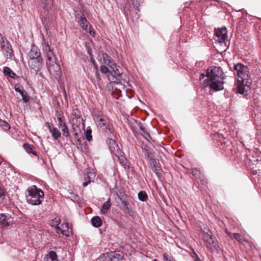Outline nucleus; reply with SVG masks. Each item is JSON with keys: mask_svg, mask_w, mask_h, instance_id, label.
<instances>
[{"mask_svg": "<svg viewBox=\"0 0 261 261\" xmlns=\"http://www.w3.org/2000/svg\"><path fill=\"white\" fill-rule=\"evenodd\" d=\"M204 77L206 79L202 82L203 88L208 87L211 90L215 92L224 89L226 76L221 67L214 66L208 67L204 73L200 74V80Z\"/></svg>", "mask_w": 261, "mask_h": 261, "instance_id": "obj_1", "label": "nucleus"}, {"mask_svg": "<svg viewBox=\"0 0 261 261\" xmlns=\"http://www.w3.org/2000/svg\"><path fill=\"white\" fill-rule=\"evenodd\" d=\"M29 195L26 196L28 203L33 205H39L43 200L44 193L36 186H32L28 189Z\"/></svg>", "mask_w": 261, "mask_h": 261, "instance_id": "obj_2", "label": "nucleus"}, {"mask_svg": "<svg viewBox=\"0 0 261 261\" xmlns=\"http://www.w3.org/2000/svg\"><path fill=\"white\" fill-rule=\"evenodd\" d=\"M234 69L237 72L238 83H244L248 88L250 87L251 80L249 75L248 68L241 63H238L234 66Z\"/></svg>", "mask_w": 261, "mask_h": 261, "instance_id": "obj_3", "label": "nucleus"}, {"mask_svg": "<svg viewBox=\"0 0 261 261\" xmlns=\"http://www.w3.org/2000/svg\"><path fill=\"white\" fill-rule=\"evenodd\" d=\"M202 238L206 243V247L210 251L215 252L219 250L220 247L218 241L211 231L207 229V232H203Z\"/></svg>", "mask_w": 261, "mask_h": 261, "instance_id": "obj_4", "label": "nucleus"}, {"mask_svg": "<svg viewBox=\"0 0 261 261\" xmlns=\"http://www.w3.org/2000/svg\"><path fill=\"white\" fill-rule=\"evenodd\" d=\"M95 123L97 127L101 129L107 135L111 137L115 136L114 128L112 125L110 124L109 119L105 116L95 121Z\"/></svg>", "mask_w": 261, "mask_h": 261, "instance_id": "obj_5", "label": "nucleus"}, {"mask_svg": "<svg viewBox=\"0 0 261 261\" xmlns=\"http://www.w3.org/2000/svg\"><path fill=\"white\" fill-rule=\"evenodd\" d=\"M75 18L78 19V22L82 29L87 32L89 33L91 35L94 36L95 33L94 31L92 30V26L87 21L84 14L80 11L79 13H77L75 15Z\"/></svg>", "mask_w": 261, "mask_h": 261, "instance_id": "obj_6", "label": "nucleus"}, {"mask_svg": "<svg viewBox=\"0 0 261 261\" xmlns=\"http://www.w3.org/2000/svg\"><path fill=\"white\" fill-rule=\"evenodd\" d=\"M42 49L45 58H47L48 63H55L57 61V58L54 54L53 51L51 49L49 44L43 40L42 43Z\"/></svg>", "mask_w": 261, "mask_h": 261, "instance_id": "obj_7", "label": "nucleus"}, {"mask_svg": "<svg viewBox=\"0 0 261 261\" xmlns=\"http://www.w3.org/2000/svg\"><path fill=\"white\" fill-rule=\"evenodd\" d=\"M74 129H76L77 132L74 133V136L75 141L76 142L77 145V148H81L83 151H86L87 150V144L84 141V138H82V133L77 126L73 127Z\"/></svg>", "mask_w": 261, "mask_h": 261, "instance_id": "obj_8", "label": "nucleus"}, {"mask_svg": "<svg viewBox=\"0 0 261 261\" xmlns=\"http://www.w3.org/2000/svg\"><path fill=\"white\" fill-rule=\"evenodd\" d=\"M42 63V58L31 59H29L28 61V64L31 71L35 74H37L38 72L40 70Z\"/></svg>", "mask_w": 261, "mask_h": 261, "instance_id": "obj_9", "label": "nucleus"}, {"mask_svg": "<svg viewBox=\"0 0 261 261\" xmlns=\"http://www.w3.org/2000/svg\"><path fill=\"white\" fill-rule=\"evenodd\" d=\"M46 65L50 74H51L55 78L59 77L61 74V69L59 63L57 62L55 63H48L46 62Z\"/></svg>", "mask_w": 261, "mask_h": 261, "instance_id": "obj_10", "label": "nucleus"}, {"mask_svg": "<svg viewBox=\"0 0 261 261\" xmlns=\"http://www.w3.org/2000/svg\"><path fill=\"white\" fill-rule=\"evenodd\" d=\"M215 35L220 43H226L228 41L227 31L225 27L221 29H215Z\"/></svg>", "mask_w": 261, "mask_h": 261, "instance_id": "obj_11", "label": "nucleus"}, {"mask_svg": "<svg viewBox=\"0 0 261 261\" xmlns=\"http://www.w3.org/2000/svg\"><path fill=\"white\" fill-rule=\"evenodd\" d=\"M1 45V48L4 53H5V55L7 58L9 59L11 58L13 54V51L12 47L9 43L7 41L5 40V39L2 38Z\"/></svg>", "mask_w": 261, "mask_h": 261, "instance_id": "obj_12", "label": "nucleus"}, {"mask_svg": "<svg viewBox=\"0 0 261 261\" xmlns=\"http://www.w3.org/2000/svg\"><path fill=\"white\" fill-rule=\"evenodd\" d=\"M107 143L109 145L110 150L112 154L115 155H120L121 150L119 148L118 145L113 139H108L107 140Z\"/></svg>", "mask_w": 261, "mask_h": 261, "instance_id": "obj_13", "label": "nucleus"}, {"mask_svg": "<svg viewBox=\"0 0 261 261\" xmlns=\"http://www.w3.org/2000/svg\"><path fill=\"white\" fill-rule=\"evenodd\" d=\"M110 67L113 69V82L116 84L120 83L122 72L117 68V65L115 63L112 64L110 65Z\"/></svg>", "mask_w": 261, "mask_h": 261, "instance_id": "obj_14", "label": "nucleus"}, {"mask_svg": "<svg viewBox=\"0 0 261 261\" xmlns=\"http://www.w3.org/2000/svg\"><path fill=\"white\" fill-rule=\"evenodd\" d=\"M105 255L108 257L111 261H120L124 258V254L120 251L110 252Z\"/></svg>", "mask_w": 261, "mask_h": 261, "instance_id": "obj_15", "label": "nucleus"}, {"mask_svg": "<svg viewBox=\"0 0 261 261\" xmlns=\"http://www.w3.org/2000/svg\"><path fill=\"white\" fill-rule=\"evenodd\" d=\"M14 89L15 91L18 92L21 95L22 99L24 102L27 103L29 101L30 97L20 83H17L15 85Z\"/></svg>", "mask_w": 261, "mask_h": 261, "instance_id": "obj_16", "label": "nucleus"}, {"mask_svg": "<svg viewBox=\"0 0 261 261\" xmlns=\"http://www.w3.org/2000/svg\"><path fill=\"white\" fill-rule=\"evenodd\" d=\"M243 83H238L237 84L236 87L234 89V91L237 93H239L245 96L248 95V90L250 87L248 88L247 86Z\"/></svg>", "mask_w": 261, "mask_h": 261, "instance_id": "obj_17", "label": "nucleus"}, {"mask_svg": "<svg viewBox=\"0 0 261 261\" xmlns=\"http://www.w3.org/2000/svg\"><path fill=\"white\" fill-rule=\"evenodd\" d=\"M28 57L29 59L42 58L40 50L37 46L34 45H32L31 49L28 53Z\"/></svg>", "mask_w": 261, "mask_h": 261, "instance_id": "obj_18", "label": "nucleus"}, {"mask_svg": "<svg viewBox=\"0 0 261 261\" xmlns=\"http://www.w3.org/2000/svg\"><path fill=\"white\" fill-rule=\"evenodd\" d=\"M13 219L9 215L0 214V223L4 227H7L13 222Z\"/></svg>", "mask_w": 261, "mask_h": 261, "instance_id": "obj_19", "label": "nucleus"}, {"mask_svg": "<svg viewBox=\"0 0 261 261\" xmlns=\"http://www.w3.org/2000/svg\"><path fill=\"white\" fill-rule=\"evenodd\" d=\"M37 1L45 11L49 12L53 6V0H37Z\"/></svg>", "mask_w": 261, "mask_h": 261, "instance_id": "obj_20", "label": "nucleus"}, {"mask_svg": "<svg viewBox=\"0 0 261 261\" xmlns=\"http://www.w3.org/2000/svg\"><path fill=\"white\" fill-rule=\"evenodd\" d=\"M149 164L151 166L153 172L158 177H160L161 176V174L160 173V171L161 170L160 164L156 162L155 159H151Z\"/></svg>", "mask_w": 261, "mask_h": 261, "instance_id": "obj_21", "label": "nucleus"}, {"mask_svg": "<svg viewBox=\"0 0 261 261\" xmlns=\"http://www.w3.org/2000/svg\"><path fill=\"white\" fill-rule=\"evenodd\" d=\"M61 219L59 217H56L52 221V224L53 225H56V229L57 230V232L58 233H62L63 235H65L67 237L69 236V234L66 233V230L65 229H61V228L59 226V224L60 223Z\"/></svg>", "mask_w": 261, "mask_h": 261, "instance_id": "obj_22", "label": "nucleus"}, {"mask_svg": "<svg viewBox=\"0 0 261 261\" xmlns=\"http://www.w3.org/2000/svg\"><path fill=\"white\" fill-rule=\"evenodd\" d=\"M44 261H60V260L55 251H49L44 257Z\"/></svg>", "mask_w": 261, "mask_h": 261, "instance_id": "obj_23", "label": "nucleus"}, {"mask_svg": "<svg viewBox=\"0 0 261 261\" xmlns=\"http://www.w3.org/2000/svg\"><path fill=\"white\" fill-rule=\"evenodd\" d=\"M104 116L103 113L98 109L95 108L93 110L92 117L94 122Z\"/></svg>", "mask_w": 261, "mask_h": 261, "instance_id": "obj_24", "label": "nucleus"}, {"mask_svg": "<svg viewBox=\"0 0 261 261\" xmlns=\"http://www.w3.org/2000/svg\"><path fill=\"white\" fill-rule=\"evenodd\" d=\"M4 74L12 79H16L18 76L8 67H5L4 69Z\"/></svg>", "mask_w": 261, "mask_h": 261, "instance_id": "obj_25", "label": "nucleus"}, {"mask_svg": "<svg viewBox=\"0 0 261 261\" xmlns=\"http://www.w3.org/2000/svg\"><path fill=\"white\" fill-rule=\"evenodd\" d=\"M91 223L92 225L96 228H98L102 225L101 219L98 216L93 217L91 219Z\"/></svg>", "mask_w": 261, "mask_h": 261, "instance_id": "obj_26", "label": "nucleus"}, {"mask_svg": "<svg viewBox=\"0 0 261 261\" xmlns=\"http://www.w3.org/2000/svg\"><path fill=\"white\" fill-rule=\"evenodd\" d=\"M23 147L27 153L29 154L32 153L34 155L38 156V154L36 151L33 150V147L32 145L29 144V143H24L23 145Z\"/></svg>", "mask_w": 261, "mask_h": 261, "instance_id": "obj_27", "label": "nucleus"}, {"mask_svg": "<svg viewBox=\"0 0 261 261\" xmlns=\"http://www.w3.org/2000/svg\"><path fill=\"white\" fill-rule=\"evenodd\" d=\"M111 206V204L110 203V198H109L108 200L103 204L100 210L101 214H106L110 208Z\"/></svg>", "mask_w": 261, "mask_h": 261, "instance_id": "obj_28", "label": "nucleus"}, {"mask_svg": "<svg viewBox=\"0 0 261 261\" xmlns=\"http://www.w3.org/2000/svg\"><path fill=\"white\" fill-rule=\"evenodd\" d=\"M102 58L103 59V62L105 64L110 66V65L114 63L112 62L111 57L107 53H102Z\"/></svg>", "mask_w": 261, "mask_h": 261, "instance_id": "obj_29", "label": "nucleus"}, {"mask_svg": "<svg viewBox=\"0 0 261 261\" xmlns=\"http://www.w3.org/2000/svg\"><path fill=\"white\" fill-rule=\"evenodd\" d=\"M53 138L55 140H57L59 137H61V134L57 127H53V130L50 132Z\"/></svg>", "mask_w": 261, "mask_h": 261, "instance_id": "obj_30", "label": "nucleus"}, {"mask_svg": "<svg viewBox=\"0 0 261 261\" xmlns=\"http://www.w3.org/2000/svg\"><path fill=\"white\" fill-rule=\"evenodd\" d=\"M138 199L143 202L146 201L148 199L147 193L145 191H140L138 194Z\"/></svg>", "mask_w": 261, "mask_h": 261, "instance_id": "obj_31", "label": "nucleus"}, {"mask_svg": "<svg viewBox=\"0 0 261 261\" xmlns=\"http://www.w3.org/2000/svg\"><path fill=\"white\" fill-rule=\"evenodd\" d=\"M90 174L92 175V173H87L85 176V182L83 183L84 187H87L91 181Z\"/></svg>", "mask_w": 261, "mask_h": 261, "instance_id": "obj_32", "label": "nucleus"}, {"mask_svg": "<svg viewBox=\"0 0 261 261\" xmlns=\"http://www.w3.org/2000/svg\"><path fill=\"white\" fill-rule=\"evenodd\" d=\"M122 153H123L122 151L121 150V153H120V155H115V156L118 158V159L119 160V161L120 162V163L123 166H124V167L125 168V166H126V159L123 156Z\"/></svg>", "mask_w": 261, "mask_h": 261, "instance_id": "obj_33", "label": "nucleus"}, {"mask_svg": "<svg viewBox=\"0 0 261 261\" xmlns=\"http://www.w3.org/2000/svg\"><path fill=\"white\" fill-rule=\"evenodd\" d=\"M86 139L88 141H90L92 139V130L90 128H87L85 131Z\"/></svg>", "mask_w": 261, "mask_h": 261, "instance_id": "obj_34", "label": "nucleus"}, {"mask_svg": "<svg viewBox=\"0 0 261 261\" xmlns=\"http://www.w3.org/2000/svg\"><path fill=\"white\" fill-rule=\"evenodd\" d=\"M116 195L121 201H124L127 198L126 195L121 190H119L118 193H116Z\"/></svg>", "mask_w": 261, "mask_h": 261, "instance_id": "obj_35", "label": "nucleus"}, {"mask_svg": "<svg viewBox=\"0 0 261 261\" xmlns=\"http://www.w3.org/2000/svg\"><path fill=\"white\" fill-rule=\"evenodd\" d=\"M0 125L5 130H8L10 128V126L6 121L3 120H0Z\"/></svg>", "mask_w": 261, "mask_h": 261, "instance_id": "obj_36", "label": "nucleus"}, {"mask_svg": "<svg viewBox=\"0 0 261 261\" xmlns=\"http://www.w3.org/2000/svg\"><path fill=\"white\" fill-rule=\"evenodd\" d=\"M192 175L197 178H200V175L201 173L199 170H198L197 169L195 168L193 169L192 171Z\"/></svg>", "mask_w": 261, "mask_h": 261, "instance_id": "obj_37", "label": "nucleus"}, {"mask_svg": "<svg viewBox=\"0 0 261 261\" xmlns=\"http://www.w3.org/2000/svg\"><path fill=\"white\" fill-rule=\"evenodd\" d=\"M63 132V135L66 137L69 136V132L66 124H63V127L61 129Z\"/></svg>", "mask_w": 261, "mask_h": 261, "instance_id": "obj_38", "label": "nucleus"}, {"mask_svg": "<svg viewBox=\"0 0 261 261\" xmlns=\"http://www.w3.org/2000/svg\"><path fill=\"white\" fill-rule=\"evenodd\" d=\"M69 198L74 202H79L81 200L79 196L74 193L71 194V196L69 197Z\"/></svg>", "mask_w": 261, "mask_h": 261, "instance_id": "obj_39", "label": "nucleus"}, {"mask_svg": "<svg viewBox=\"0 0 261 261\" xmlns=\"http://www.w3.org/2000/svg\"><path fill=\"white\" fill-rule=\"evenodd\" d=\"M108 252H106L105 253L102 254L101 255H100L98 258V261H111L110 259H109L108 257H107L106 255H105Z\"/></svg>", "mask_w": 261, "mask_h": 261, "instance_id": "obj_40", "label": "nucleus"}, {"mask_svg": "<svg viewBox=\"0 0 261 261\" xmlns=\"http://www.w3.org/2000/svg\"><path fill=\"white\" fill-rule=\"evenodd\" d=\"M139 125L140 129L142 131V132L146 136L150 137L149 133L146 130V128L143 126L142 124L140 122Z\"/></svg>", "mask_w": 261, "mask_h": 261, "instance_id": "obj_41", "label": "nucleus"}, {"mask_svg": "<svg viewBox=\"0 0 261 261\" xmlns=\"http://www.w3.org/2000/svg\"><path fill=\"white\" fill-rule=\"evenodd\" d=\"M62 228H61V229H65L66 230V233L68 234H69V229H70V227H69V224L68 222L65 223L64 224H62Z\"/></svg>", "mask_w": 261, "mask_h": 261, "instance_id": "obj_42", "label": "nucleus"}, {"mask_svg": "<svg viewBox=\"0 0 261 261\" xmlns=\"http://www.w3.org/2000/svg\"><path fill=\"white\" fill-rule=\"evenodd\" d=\"M145 157L149 161V162H151V159H154L152 156V153L149 151H146L145 153Z\"/></svg>", "mask_w": 261, "mask_h": 261, "instance_id": "obj_43", "label": "nucleus"}, {"mask_svg": "<svg viewBox=\"0 0 261 261\" xmlns=\"http://www.w3.org/2000/svg\"><path fill=\"white\" fill-rule=\"evenodd\" d=\"M233 239H236L237 241L241 242V235L239 233H234L233 234Z\"/></svg>", "mask_w": 261, "mask_h": 261, "instance_id": "obj_44", "label": "nucleus"}, {"mask_svg": "<svg viewBox=\"0 0 261 261\" xmlns=\"http://www.w3.org/2000/svg\"><path fill=\"white\" fill-rule=\"evenodd\" d=\"M100 71L103 73H107L109 71L108 68L105 65H101L100 66Z\"/></svg>", "mask_w": 261, "mask_h": 261, "instance_id": "obj_45", "label": "nucleus"}, {"mask_svg": "<svg viewBox=\"0 0 261 261\" xmlns=\"http://www.w3.org/2000/svg\"><path fill=\"white\" fill-rule=\"evenodd\" d=\"M163 259L164 261H172L171 258L166 253L163 254Z\"/></svg>", "mask_w": 261, "mask_h": 261, "instance_id": "obj_46", "label": "nucleus"}, {"mask_svg": "<svg viewBox=\"0 0 261 261\" xmlns=\"http://www.w3.org/2000/svg\"><path fill=\"white\" fill-rule=\"evenodd\" d=\"M193 254L194 256H193V257H195V261H202L195 251L193 252Z\"/></svg>", "mask_w": 261, "mask_h": 261, "instance_id": "obj_47", "label": "nucleus"}, {"mask_svg": "<svg viewBox=\"0 0 261 261\" xmlns=\"http://www.w3.org/2000/svg\"><path fill=\"white\" fill-rule=\"evenodd\" d=\"M134 11L136 13V18L138 19L139 18V15H138V12L139 11V8L138 6L134 7Z\"/></svg>", "mask_w": 261, "mask_h": 261, "instance_id": "obj_48", "label": "nucleus"}, {"mask_svg": "<svg viewBox=\"0 0 261 261\" xmlns=\"http://www.w3.org/2000/svg\"><path fill=\"white\" fill-rule=\"evenodd\" d=\"M225 232L226 233V234L231 238V239H233V233H232L231 232H230L229 231H228L227 229H226L225 230Z\"/></svg>", "mask_w": 261, "mask_h": 261, "instance_id": "obj_49", "label": "nucleus"}, {"mask_svg": "<svg viewBox=\"0 0 261 261\" xmlns=\"http://www.w3.org/2000/svg\"><path fill=\"white\" fill-rule=\"evenodd\" d=\"M5 196V193L3 189L0 187V198H3Z\"/></svg>", "mask_w": 261, "mask_h": 261, "instance_id": "obj_50", "label": "nucleus"}, {"mask_svg": "<svg viewBox=\"0 0 261 261\" xmlns=\"http://www.w3.org/2000/svg\"><path fill=\"white\" fill-rule=\"evenodd\" d=\"M90 60L93 65H94V66L96 65V61H95L93 56L90 57Z\"/></svg>", "mask_w": 261, "mask_h": 261, "instance_id": "obj_51", "label": "nucleus"}, {"mask_svg": "<svg viewBox=\"0 0 261 261\" xmlns=\"http://www.w3.org/2000/svg\"><path fill=\"white\" fill-rule=\"evenodd\" d=\"M127 198L125 199L124 201H121L122 204L125 207L128 206V204L127 203Z\"/></svg>", "mask_w": 261, "mask_h": 261, "instance_id": "obj_52", "label": "nucleus"}, {"mask_svg": "<svg viewBox=\"0 0 261 261\" xmlns=\"http://www.w3.org/2000/svg\"><path fill=\"white\" fill-rule=\"evenodd\" d=\"M46 125L47 126V127L49 129V132L50 133L51 132V130H53V127H52L51 125H50L48 123H46Z\"/></svg>", "mask_w": 261, "mask_h": 261, "instance_id": "obj_53", "label": "nucleus"}, {"mask_svg": "<svg viewBox=\"0 0 261 261\" xmlns=\"http://www.w3.org/2000/svg\"><path fill=\"white\" fill-rule=\"evenodd\" d=\"M88 54H89V55L90 56V57H93V54H92V50H91V48H88Z\"/></svg>", "mask_w": 261, "mask_h": 261, "instance_id": "obj_54", "label": "nucleus"}, {"mask_svg": "<svg viewBox=\"0 0 261 261\" xmlns=\"http://www.w3.org/2000/svg\"><path fill=\"white\" fill-rule=\"evenodd\" d=\"M63 124H65V123L64 122H62V123H59V127L60 128L62 129L63 127Z\"/></svg>", "mask_w": 261, "mask_h": 261, "instance_id": "obj_55", "label": "nucleus"}, {"mask_svg": "<svg viewBox=\"0 0 261 261\" xmlns=\"http://www.w3.org/2000/svg\"><path fill=\"white\" fill-rule=\"evenodd\" d=\"M58 120L59 121V123H62V122H63V121H62V119L61 117H58Z\"/></svg>", "mask_w": 261, "mask_h": 261, "instance_id": "obj_56", "label": "nucleus"}, {"mask_svg": "<svg viewBox=\"0 0 261 261\" xmlns=\"http://www.w3.org/2000/svg\"><path fill=\"white\" fill-rule=\"evenodd\" d=\"M67 192L70 195L73 193V191H72V190L71 189L68 190Z\"/></svg>", "mask_w": 261, "mask_h": 261, "instance_id": "obj_57", "label": "nucleus"}, {"mask_svg": "<svg viewBox=\"0 0 261 261\" xmlns=\"http://www.w3.org/2000/svg\"><path fill=\"white\" fill-rule=\"evenodd\" d=\"M128 214H129V216H133V212L130 211H128V212H127Z\"/></svg>", "mask_w": 261, "mask_h": 261, "instance_id": "obj_58", "label": "nucleus"}, {"mask_svg": "<svg viewBox=\"0 0 261 261\" xmlns=\"http://www.w3.org/2000/svg\"><path fill=\"white\" fill-rule=\"evenodd\" d=\"M45 20H46V18H44V19H43V18L42 19V22H43V23L45 25H46V24H45Z\"/></svg>", "mask_w": 261, "mask_h": 261, "instance_id": "obj_59", "label": "nucleus"}, {"mask_svg": "<svg viewBox=\"0 0 261 261\" xmlns=\"http://www.w3.org/2000/svg\"><path fill=\"white\" fill-rule=\"evenodd\" d=\"M125 210H126L127 212H128V211H129V207H128V206H126V207H125Z\"/></svg>", "mask_w": 261, "mask_h": 261, "instance_id": "obj_60", "label": "nucleus"}, {"mask_svg": "<svg viewBox=\"0 0 261 261\" xmlns=\"http://www.w3.org/2000/svg\"><path fill=\"white\" fill-rule=\"evenodd\" d=\"M201 181L202 182V184H204V182H205V181L204 180L202 179V180H201Z\"/></svg>", "mask_w": 261, "mask_h": 261, "instance_id": "obj_61", "label": "nucleus"}, {"mask_svg": "<svg viewBox=\"0 0 261 261\" xmlns=\"http://www.w3.org/2000/svg\"><path fill=\"white\" fill-rule=\"evenodd\" d=\"M73 132L75 133V132H77V130L76 129H74L73 128Z\"/></svg>", "mask_w": 261, "mask_h": 261, "instance_id": "obj_62", "label": "nucleus"}]
</instances>
